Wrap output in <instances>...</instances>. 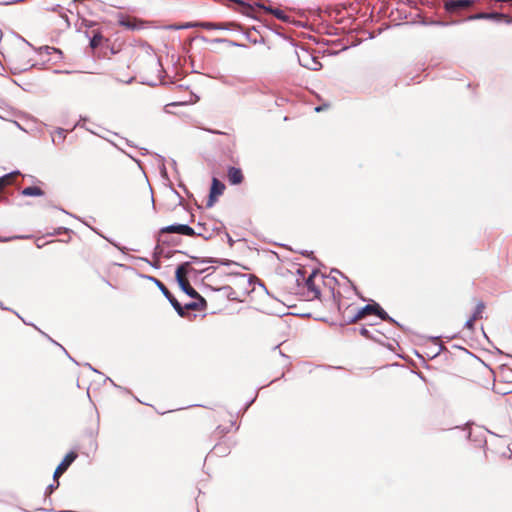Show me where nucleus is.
<instances>
[{"label":"nucleus","instance_id":"obj_11","mask_svg":"<svg viewBox=\"0 0 512 512\" xmlns=\"http://www.w3.org/2000/svg\"><path fill=\"white\" fill-rule=\"evenodd\" d=\"M227 179L231 185H239L244 181V174L240 168L231 166L227 170Z\"/></svg>","mask_w":512,"mask_h":512},{"label":"nucleus","instance_id":"obj_7","mask_svg":"<svg viewBox=\"0 0 512 512\" xmlns=\"http://www.w3.org/2000/svg\"><path fill=\"white\" fill-rule=\"evenodd\" d=\"M474 1L472 0H447L444 3V8L451 14H458L462 10L468 9L473 6Z\"/></svg>","mask_w":512,"mask_h":512},{"label":"nucleus","instance_id":"obj_5","mask_svg":"<svg viewBox=\"0 0 512 512\" xmlns=\"http://www.w3.org/2000/svg\"><path fill=\"white\" fill-rule=\"evenodd\" d=\"M328 293L329 296L332 297L331 304L333 308L337 310L339 314L342 312V309L349 308V306L354 303L351 301L349 297L343 295L339 286L337 289H335V287H332L331 290L328 291Z\"/></svg>","mask_w":512,"mask_h":512},{"label":"nucleus","instance_id":"obj_18","mask_svg":"<svg viewBox=\"0 0 512 512\" xmlns=\"http://www.w3.org/2000/svg\"><path fill=\"white\" fill-rule=\"evenodd\" d=\"M503 15L500 13H485L480 12L468 17L469 20H479V19H500Z\"/></svg>","mask_w":512,"mask_h":512},{"label":"nucleus","instance_id":"obj_22","mask_svg":"<svg viewBox=\"0 0 512 512\" xmlns=\"http://www.w3.org/2000/svg\"><path fill=\"white\" fill-rule=\"evenodd\" d=\"M22 195L24 196H43L44 191L37 186H29L22 190Z\"/></svg>","mask_w":512,"mask_h":512},{"label":"nucleus","instance_id":"obj_20","mask_svg":"<svg viewBox=\"0 0 512 512\" xmlns=\"http://www.w3.org/2000/svg\"><path fill=\"white\" fill-rule=\"evenodd\" d=\"M112 76L121 83H131L135 79V76L129 73L121 74L118 71H116V69L112 70Z\"/></svg>","mask_w":512,"mask_h":512},{"label":"nucleus","instance_id":"obj_10","mask_svg":"<svg viewBox=\"0 0 512 512\" xmlns=\"http://www.w3.org/2000/svg\"><path fill=\"white\" fill-rule=\"evenodd\" d=\"M161 233H178L186 236L195 235L194 229L185 224H176L164 227L161 229Z\"/></svg>","mask_w":512,"mask_h":512},{"label":"nucleus","instance_id":"obj_6","mask_svg":"<svg viewBox=\"0 0 512 512\" xmlns=\"http://www.w3.org/2000/svg\"><path fill=\"white\" fill-rule=\"evenodd\" d=\"M118 24L128 30H142L147 27L148 22L133 16L119 14Z\"/></svg>","mask_w":512,"mask_h":512},{"label":"nucleus","instance_id":"obj_29","mask_svg":"<svg viewBox=\"0 0 512 512\" xmlns=\"http://www.w3.org/2000/svg\"><path fill=\"white\" fill-rule=\"evenodd\" d=\"M476 320H477V319H474V317H473V316H471V317L467 320V322H466L465 326H466L468 329L472 330V329L474 328V323H475V321H476Z\"/></svg>","mask_w":512,"mask_h":512},{"label":"nucleus","instance_id":"obj_4","mask_svg":"<svg viewBox=\"0 0 512 512\" xmlns=\"http://www.w3.org/2000/svg\"><path fill=\"white\" fill-rule=\"evenodd\" d=\"M190 263L185 262L179 265L176 269V280L180 288L190 297H199V293L190 285L188 280Z\"/></svg>","mask_w":512,"mask_h":512},{"label":"nucleus","instance_id":"obj_8","mask_svg":"<svg viewBox=\"0 0 512 512\" xmlns=\"http://www.w3.org/2000/svg\"><path fill=\"white\" fill-rule=\"evenodd\" d=\"M156 283L159 289L162 291L164 296L169 300L173 308L177 311L179 316L184 317V308L178 302V300L173 296V294L168 290V288L159 280H156Z\"/></svg>","mask_w":512,"mask_h":512},{"label":"nucleus","instance_id":"obj_17","mask_svg":"<svg viewBox=\"0 0 512 512\" xmlns=\"http://www.w3.org/2000/svg\"><path fill=\"white\" fill-rule=\"evenodd\" d=\"M108 39H106L101 32L96 31L94 32L91 40H90V47L92 49H97L100 46H102L104 43H107Z\"/></svg>","mask_w":512,"mask_h":512},{"label":"nucleus","instance_id":"obj_12","mask_svg":"<svg viewBox=\"0 0 512 512\" xmlns=\"http://www.w3.org/2000/svg\"><path fill=\"white\" fill-rule=\"evenodd\" d=\"M196 27H201L207 30L218 29V30H228L235 27V24L232 22H221V23H213V22H200L193 23Z\"/></svg>","mask_w":512,"mask_h":512},{"label":"nucleus","instance_id":"obj_23","mask_svg":"<svg viewBox=\"0 0 512 512\" xmlns=\"http://www.w3.org/2000/svg\"><path fill=\"white\" fill-rule=\"evenodd\" d=\"M485 310V304L482 301H479L475 307V310L473 312L474 319H481L483 316V312Z\"/></svg>","mask_w":512,"mask_h":512},{"label":"nucleus","instance_id":"obj_9","mask_svg":"<svg viewBox=\"0 0 512 512\" xmlns=\"http://www.w3.org/2000/svg\"><path fill=\"white\" fill-rule=\"evenodd\" d=\"M224 190H225V185L221 181H219L217 178H213L207 206L212 207L214 205V203L216 202L217 197L222 195Z\"/></svg>","mask_w":512,"mask_h":512},{"label":"nucleus","instance_id":"obj_14","mask_svg":"<svg viewBox=\"0 0 512 512\" xmlns=\"http://www.w3.org/2000/svg\"><path fill=\"white\" fill-rule=\"evenodd\" d=\"M195 301H192L190 303H186L184 306V311L186 310H194V311H202L206 309L207 302L206 300L199 294V297H193ZM186 315V312H184V316Z\"/></svg>","mask_w":512,"mask_h":512},{"label":"nucleus","instance_id":"obj_21","mask_svg":"<svg viewBox=\"0 0 512 512\" xmlns=\"http://www.w3.org/2000/svg\"><path fill=\"white\" fill-rule=\"evenodd\" d=\"M77 458V453L74 451L69 452L58 465L62 467L64 470H67L69 466L75 461Z\"/></svg>","mask_w":512,"mask_h":512},{"label":"nucleus","instance_id":"obj_15","mask_svg":"<svg viewBox=\"0 0 512 512\" xmlns=\"http://www.w3.org/2000/svg\"><path fill=\"white\" fill-rule=\"evenodd\" d=\"M359 333L366 337L373 339L375 341H380V336L382 335L375 327L374 325H369V327H362L359 330Z\"/></svg>","mask_w":512,"mask_h":512},{"label":"nucleus","instance_id":"obj_1","mask_svg":"<svg viewBox=\"0 0 512 512\" xmlns=\"http://www.w3.org/2000/svg\"><path fill=\"white\" fill-rule=\"evenodd\" d=\"M123 56L128 63V69L131 67L141 68L154 59L152 47L143 42H138L127 46L124 49Z\"/></svg>","mask_w":512,"mask_h":512},{"label":"nucleus","instance_id":"obj_25","mask_svg":"<svg viewBox=\"0 0 512 512\" xmlns=\"http://www.w3.org/2000/svg\"><path fill=\"white\" fill-rule=\"evenodd\" d=\"M192 27H196V25L188 22V23H184V24L169 25L167 28L171 29V30H179V29H188V28H192Z\"/></svg>","mask_w":512,"mask_h":512},{"label":"nucleus","instance_id":"obj_31","mask_svg":"<svg viewBox=\"0 0 512 512\" xmlns=\"http://www.w3.org/2000/svg\"><path fill=\"white\" fill-rule=\"evenodd\" d=\"M54 488H56V487H55V486H53V485H50V486H49L50 493L53 491V489H54Z\"/></svg>","mask_w":512,"mask_h":512},{"label":"nucleus","instance_id":"obj_28","mask_svg":"<svg viewBox=\"0 0 512 512\" xmlns=\"http://www.w3.org/2000/svg\"><path fill=\"white\" fill-rule=\"evenodd\" d=\"M330 107H331V104H330V103H324V104H322V105H320V106H317V107L315 108V111H316V112H321V111H324V110L329 109Z\"/></svg>","mask_w":512,"mask_h":512},{"label":"nucleus","instance_id":"obj_16","mask_svg":"<svg viewBox=\"0 0 512 512\" xmlns=\"http://www.w3.org/2000/svg\"><path fill=\"white\" fill-rule=\"evenodd\" d=\"M366 306H370L371 310L367 312V316L375 314L377 315L381 320L385 321H391L392 319L389 317V315L380 307L379 304H367Z\"/></svg>","mask_w":512,"mask_h":512},{"label":"nucleus","instance_id":"obj_2","mask_svg":"<svg viewBox=\"0 0 512 512\" xmlns=\"http://www.w3.org/2000/svg\"><path fill=\"white\" fill-rule=\"evenodd\" d=\"M332 284H337L334 279L326 280L322 273H320L319 271H313L305 281L306 296L308 297L309 300H321L322 286H329L331 289Z\"/></svg>","mask_w":512,"mask_h":512},{"label":"nucleus","instance_id":"obj_13","mask_svg":"<svg viewBox=\"0 0 512 512\" xmlns=\"http://www.w3.org/2000/svg\"><path fill=\"white\" fill-rule=\"evenodd\" d=\"M90 173L94 178L104 180L108 176V169L105 165L94 162L90 166Z\"/></svg>","mask_w":512,"mask_h":512},{"label":"nucleus","instance_id":"obj_3","mask_svg":"<svg viewBox=\"0 0 512 512\" xmlns=\"http://www.w3.org/2000/svg\"><path fill=\"white\" fill-rule=\"evenodd\" d=\"M371 310L370 306L359 307L353 303L349 308L342 309L340 321L342 324H352L367 317V312Z\"/></svg>","mask_w":512,"mask_h":512},{"label":"nucleus","instance_id":"obj_27","mask_svg":"<svg viewBox=\"0 0 512 512\" xmlns=\"http://www.w3.org/2000/svg\"><path fill=\"white\" fill-rule=\"evenodd\" d=\"M66 470H64L62 467L60 466H57L55 471H54V474H53V479L54 481L56 482V485L55 487L57 488L59 486V481H58V478L65 472Z\"/></svg>","mask_w":512,"mask_h":512},{"label":"nucleus","instance_id":"obj_26","mask_svg":"<svg viewBox=\"0 0 512 512\" xmlns=\"http://www.w3.org/2000/svg\"><path fill=\"white\" fill-rule=\"evenodd\" d=\"M66 470H64L62 467L60 466H57L55 471H54V474H53V479L54 481L56 482V485L55 487L57 488L59 486V481H58V478L65 472Z\"/></svg>","mask_w":512,"mask_h":512},{"label":"nucleus","instance_id":"obj_30","mask_svg":"<svg viewBox=\"0 0 512 512\" xmlns=\"http://www.w3.org/2000/svg\"><path fill=\"white\" fill-rule=\"evenodd\" d=\"M117 52H118V50H115V49H114V47H112V48H111V53H112V54H115V53H117Z\"/></svg>","mask_w":512,"mask_h":512},{"label":"nucleus","instance_id":"obj_24","mask_svg":"<svg viewBox=\"0 0 512 512\" xmlns=\"http://www.w3.org/2000/svg\"><path fill=\"white\" fill-rule=\"evenodd\" d=\"M271 13L277 18V19H280L282 21H285V22H288L289 21V17L285 14L284 11L280 10V9H274V10H271Z\"/></svg>","mask_w":512,"mask_h":512},{"label":"nucleus","instance_id":"obj_19","mask_svg":"<svg viewBox=\"0 0 512 512\" xmlns=\"http://www.w3.org/2000/svg\"><path fill=\"white\" fill-rule=\"evenodd\" d=\"M18 175L19 173H9L0 178V194L6 186L11 185L14 182Z\"/></svg>","mask_w":512,"mask_h":512}]
</instances>
